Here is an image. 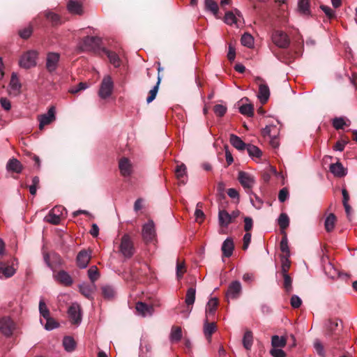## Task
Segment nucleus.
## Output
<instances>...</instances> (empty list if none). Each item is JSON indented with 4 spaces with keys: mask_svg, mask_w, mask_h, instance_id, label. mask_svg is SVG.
<instances>
[{
    "mask_svg": "<svg viewBox=\"0 0 357 357\" xmlns=\"http://www.w3.org/2000/svg\"><path fill=\"white\" fill-rule=\"evenodd\" d=\"M238 180L245 192L251 195V190L256 183L255 177L248 172L240 171L238 174Z\"/></svg>",
    "mask_w": 357,
    "mask_h": 357,
    "instance_id": "f257e3e1",
    "label": "nucleus"
},
{
    "mask_svg": "<svg viewBox=\"0 0 357 357\" xmlns=\"http://www.w3.org/2000/svg\"><path fill=\"white\" fill-rule=\"evenodd\" d=\"M66 208L62 206H56L54 207L49 213L45 217V221L53 225L60 223L61 218L66 213Z\"/></svg>",
    "mask_w": 357,
    "mask_h": 357,
    "instance_id": "f03ea898",
    "label": "nucleus"
},
{
    "mask_svg": "<svg viewBox=\"0 0 357 357\" xmlns=\"http://www.w3.org/2000/svg\"><path fill=\"white\" fill-rule=\"evenodd\" d=\"M113 89L114 82L112 77L109 75H106L102 80L98 95L101 98L106 99L112 95Z\"/></svg>",
    "mask_w": 357,
    "mask_h": 357,
    "instance_id": "7ed1b4c3",
    "label": "nucleus"
},
{
    "mask_svg": "<svg viewBox=\"0 0 357 357\" xmlns=\"http://www.w3.org/2000/svg\"><path fill=\"white\" fill-rule=\"evenodd\" d=\"M43 259L45 264L54 273L56 268L60 267L63 264V259L58 254L54 252L50 255L43 252Z\"/></svg>",
    "mask_w": 357,
    "mask_h": 357,
    "instance_id": "20e7f679",
    "label": "nucleus"
},
{
    "mask_svg": "<svg viewBox=\"0 0 357 357\" xmlns=\"http://www.w3.org/2000/svg\"><path fill=\"white\" fill-rule=\"evenodd\" d=\"M120 252L126 258H130L134 254L133 243L128 234H124L121 238Z\"/></svg>",
    "mask_w": 357,
    "mask_h": 357,
    "instance_id": "39448f33",
    "label": "nucleus"
},
{
    "mask_svg": "<svg viewBox=\"0 0 357 357\" xmlns=\"http://www.w3.org/2000/svg\"><path fill=\"white\" fill-rule=\"evenodd\" d=\"M37 52L31 50L23 54L20 59V66L24 68H30L36 64Z\"/></svg>",
    "mask_w": 357,
    "mask_h": 357,
    "instance_id": "423d86ee",
    "label": "nucleus"
},
{
    "mask_svg": "<svg viewBox=\"0 0 357 357\" xmlns=\"http://www.w3.org/2000/svg\"><path fill=\"white\" fill-rule=\"evenodd\" d=\"M55 119V108L52 106L49 108L47 113L39 115L38 116V120L39 121V129L43 130L45 126L50 124Z\"/></svg>",
    "mask_w": 357,
    "mask_h": 357,
    "instance_id": "0eeeda50",
    "label": "nucleus"
},
{
    "mask_svg": "<svg viewBox=\"0 0 357 357\" xmlns=\"http://www.w3.org/2000/svg\"><path fill=\"white\" fill-rule=\"evenodd\" d=\"M120 173L123 177L130 176L133 172V165L132 162L126 157L121 158L119 161Z\"/></svg>",
    "mask_w": 357,
    "mask_h": 357,
    "instance_id": "6e6552de",
    "label": "nucleus"
},
{
    "mask_svg": "<svg viewBox=\"0 0 357 357\" xmlns=\"http://www.w3.org/2000/svg\"><path fill=\"white\" fill-rule=\"evenodd\" d=\"M68 314L73 324H80L82 321V313L81 307L78 303H73L68 308Z\"/></svg>",
    "mask_w": 357,
    "mask_h": 357,
    "instance_id": "1a4fd4ad",
    "label": "nucleus"
},
{
    "mask_svg": "<svg viewBox=\"0 0 357 357\" xmlns=\"http://www.w3.org/2000/svg\"><path fill=\"white\" fill-rule=\"evenodd\" d=\"M272 40L274 44L280 48H286L289 45L287 35L280 31H276L273 33Z\"/></svg>",
    "mask_w": 357,
    "mask_h": 357,
    "instance_id": "9d476101",
    "label": "nucleus"
},
{
    "mask_svg": "<svg viewBox=\"0 0 357 357\" xmlns=\"http://www.w3.org/2000/svg\"><path fill=\"white\" fill-rule=\"evenodd\" d=\"M15 329V324L9 317L0 319V332L4 335L10 336Z\"/></svg>",
    "mask_w": 357,
    "mask_h": 357,
    "instance_id": "9b49d317",
    "label": "nucleus"
},
{
    "mask_svg": "<svg viewBox=\"0 0 357 357\" xmlns=\"http://www.w3.org/2000/svg\"><path fill=\"white\" fill-rule=\"evenodd\" d=\"M91 252L89 250H82L77 254L76 258L77 265L79 268L87 267L91 259Z\"/></svg>",
    "mask_w": 357,
    "mask_h": 357,
    "instance_id": "f8f14e48",
    "label": "nucleus"
},
{
    "mask_svg": "<svg viewBox=\"0 0 357 357\" xmlns=\"http://www.w3.org/2000/svg\"><path fill=\"white\" fill-rule=\"evenodd\" d=\"M242 291L241 284L239 281L235 280L230 283L226 294L227 298L236 299Z\"/></svg>",
    "mask_w": 357,
    "mask_h": 357,
    "instance_id": "ddd939ff",
    "label": "nucleus"
},
{
    "mask_svg": "<svg viewBox=\"0 0 357 357\" xmlns=\"http://www.w3.org/2000/svg\"><path fill=\"white\" fill-rule=\"evenodd\" d=\"M100 38L96 36H86L83 39V48L86 51L95 50L100 47Z\"/></svg>",
    "mask_w": 357,
    "mask_h": 357,
    "instance_id": "4468645a",
    "label": "nucleus"
},
{
    "mask_svg": "<svg viewBox=\"0 0 357 357\" xmlns=\"http://www.w3.org/2000/svg\"><path fill=\"white\" fill-rule=\"evenodd\" d=\"M235 13L228 11L225 15V22L229 25H236L238 26V22L243 20V16L239 10L235 9Z\"/></svg>",
    "mask_w": 357,
    "mask_h": 357,
    "instance_id": "2eb2a0df",
    "label": "nucleus"
},
{
    "mask_svg": "<svg viewBox=\"0 0 357 357\" xmlns=\"http://www.w3.org/2000/svg\"><path fill=\"white\" fill-rule=\"evenodd\" d=\"M155 236V225L152 220H149L147 223L144 225L142 228V236L146 241H151Z\"/></svg>",
    "mask_w": 357,
    "mask_h": 357,
    "instance_id": "dca6fc26",
    "label": "nucleus"
},
{
    "mask_svg": "<svg viewBox=\"0 0 357 357\" xmlns=\"http://www.w3.org/2000/svg\"><path fill=\"white\" fill-rule=\"evenodd\" d=\"M54 279L64 286L69 287L73 283V280L66 271H60L53 273Z\"/></svg>",
    "mask_w": 357,
    "mask_h": 357,
    "instance_id": "f3484780",
    "label": "nucleus"
},
{
    "mask_svg": "<svg viewBox=\"0 0 357 357\" xmlns=\"http://www.w3.org/2000/svg\"><path fill=\"white\" fill-rule=\"evenodd\" d=\"M60 54L56 52H49L47 55L46 68L50 73L54 72L59 61Z\"/></svg>",
    "mask_w": 357,
    "mask_h": 357,
    "instance_id": "a211bd4d",
    "label": "nucleus"
},
{
    "mask_svg": "<svg viewBox=\"0 0 357 357\" xmlns=\"http://www.w3.org/2000/svg\"><path fill=\"white\" fill-rule=\"evenodd\" d=\"M80 293L88 299L93 300V294L96 290V285L93 283L88 284L83 282L79 285Z\"/></svg>",
    "mask_w": 357,
    "mask_h": 357,
    "instance_id": "6ab92c4d",
    "label": "nucleus"
},
{
    "mask_svg": "<svg viewBox=\"0 0 357 357\" xmlns=\"http://www.w3.org/2000/svg\"><path fill=\"white\" fill-rule=\"evenodd\" d=\"M135 309L137 314L144 317L151 316L153 312V307L152 306L146 305L142 302L137 303Z\"/></svg>",
    "mask_w": 357,
    "mask_h": 357,
    "instance_id": "aec40b11",
    "label": "nucleus"
},
{
    "mask_svg": "<svg viewBox=\"0 0 357 357\" xmlns=\"http://www.w3.org/2000/svg\"><path fill=\"white\" fill-rule=\"evenodd\" d=\"M16 272V268L13 265H7L0 261V278H8L12 277Z\"/></svg>",
    "mask_w": 357,
    "mask_h": 357,
    "instance_id": "412c9836",
    "label": "nucleus"
},
{
    "mask_svg": "<svg viewBox=\"0 0 357 357\" xmlns=\"http://www.w3.org/2000/svg\"><path fill=\"white\" fill-rule=\"evenodd\" d=\"M234 249V241L231 238H227L222 245V255L225 257H229L232 255Z\"/></svg>",
    "mask_w": 357,
    "mask_h": 357,
    "instance_id": "4be33fe9",
    "label": "nucleus"
},
{
    "mask_svg": "<svg viewBox=\"0 0 357 357\" xmlns=\"http://www.w3.org/2000/svg\"><path fill=\"white\" fill-rule=\"evenodd\" d=\"M102 52L107 55L109 63L114 68H119L121 65V59L119 56L114 52L110 51L106 48L102 49Z\"/></svg>",
    "mask_w": 357,
    "mask_h": 357,
    "instance_id": "5701e85b",
    "label": "nucleus"
},
{
    "mask_svg": "<svg viewBox=\"0 0 357 357\" xmlns=\"http://www.w3.org/2000/svg\"><path fill=\"white\" fill-rule=\"evenodd\" d=\"M270 96V90L266 83H260L259 86V93L257 98L262 104L267 102Z\"/></svg>",
    "mask_w": 357,
    "mask_h": 357,
    "instance_id": "b1692460",
    "label": "nucleus"
},
{
    "mask_svg": "<svg viewBox=\"0 0 357 357\" xmlns=\"http://www.w3.org/2000/svg\"><path fill=\"white\" fill-rule=\"evenodd\" d=\"M21 86H22L17 74L15 73H13L9 84L10 93H13L15 96L17 95L20 91Z\"/></svg>",
    "mask_w": 357,
    "mask_h": 357,
    "instance_id": "393cba45",
    "label": "nucleus"
},
{
    "mask_svg": "<svg viewBox=\"0 0 357 357\" xmlns=\"http://www.w3.org/2000/svg\"><path fill=\"white\" fill-rule=\"evenodd\" d=\"M218 222L221 227H227L232 222V216L225 210H220L218 213Z\"/></svg>",
    "mask_w": 357,
    "mask_h": 357,
    "instance_id": "a878e982",
    "label": "nucleus"
},
{
    "mask_svg": "<svg viewBox=\"0 0 357 357\" xmlns=\"http://www.w3.org/2000/svg\"><path fill=\"white\" fill-rule=\"evenodd\" d=\"M229 142L238 151H244L248 146L239 137L234 134L230 135Z\"/></svg>",
    "mask_w": 357,
    "mask_h": 357,
    "instance_id": "bb28decb",
    "label": "nucleus"
},
{
    "mask_svg": "<svg viewBox=\"0 0 357 357\" xmlns=\"http://www.w3.org/2000/svg\"><path fill=\"white\" fill-rule=\"evenodd\" d=\"M330 171L334 176L337 177H342L347 174V170L342 163L338 162L330 165Z\"/></svg>",
    "mask_w": 357,
    "mask_h": 357,
    "instance_id": "cd10ccee",
    "label": "nucleus"
},
{
    "mask_svg": "<svg viewBox=\"0 0 357 357\" xmlns=\"http://www.w3.org/2000/svg\"><path fill=\"white\" fill-rule=\"evenodd\" d=\"M67 8L72 14L82 15L83 13L82 4L77 1L70 0L68 3Z\"/></svg>",
    "mask_w": 357,
    "mask_h": 357,
    "instance_id": "c85d7f7f",
    "label": "nucleus"
},
{
    "mask_svg": "<svg viewBox=\"0 0 357 357\" xmlns=\"http://www.w3.org/2000/svg\"><path fill=\"white\" fill-rule=\"evenodd\" d=\"M6 168L8 171H12L16 173H20L22 170V166L20 162L15 158L9 160L7 163Z\"/></svg>",
    "mask_w": 357,
    "mask_h": 357,
    "instance_id": "c756f323",
    "label": "nucleus"
},
{
    "mask_svg": "<svg viewBox=\"0 0 357 357\" xmlns=\"http://www.w3.org/2000/svg\"><path fill=\"white\" fill-rule=\"evenodd\" d=\"M186 166L184 164H181L176 167L175 170L176 176L181 184H185L186 183L185 176L186 175Z\"/></svg>",
    "mask_w": 357,
    "mask_h": 357,
    "instance_id": "7c9ffc66",
    "label": "nucleus"
},
{
    "mask_svg": "<svg viewBox=\"0 0 357 357\" xmlns=\"http://www.w3.org/2000/svg\"><path fill=\"white\" fill-rule=\"evenodd\" d=\"M182 338L181 328L178 326H173L171 330L169 340L171 342H178Z\"/></svg>",
    "mask_w": 357,
    "mask_h": 357,
    "instance_id": "2f4dec72",
    "label": "nucleus"
},
{
    "mask_svg": "<svg viewBox=\"0 0 357 357\" xmlns=\"http://www.w3.org/2000/svg\"><path fill=\"white\" fill-rule=\"evenodd\" d=\"M196 289L195 287H190L186 292L185 303L187 307L192 306L195 301Z\"/></svg>",
    "mask_w": 357,
    "mask_h": 357,
    "instance_id": "473e14b6",
    "label": "nucleus"
},
{
    "mask_svg": "<svg viewBox=\"0 0 357 357\" xmlns=\"http://www.w3.org/2000/svg\"><path fill=\"white\" fill-rule=\"evenodd\" d=\"M218 305V300L216 298H212L208 301L206 307V314L207 317L214 314Z\"/></svg>",
    "mask_w": 357,
    "mask_h": 357,
    "instance_id": "72a5a7b5",
    "label": "nucleus"
},
{
    "mask_svg": "<svg viewBox=\"0 0 357 357\" xmlns=\"http://www.w3.org/2000/svg\"><path fill=\"white\" fill-rule=\"evenodd\" d=\"M246 150L252 158H259L262 155L261 151L257 146L252 144H248Z\"/></svg>",
    "mask_w": 357,
    "mask_h": 357,
    "instance_id": "f704fd0d",
    "label": "nucleus"
},
{
    "mask_svg": "<svg viewBox=\"0 0 357 357\" xmlns=\"http://www.w3.org/2000/svg\"><path fill=\"white\" fill-rule=\"evenodd\" d=\"M298 11L303 15H309L310 11V3L308 0H298Z\"/></svg>",
    "mask_w": 357,
    "mask_h": 357,
    "instance_id": "c9c22d12",
    "label": "nucleus"
},
{
    "mask_svg": "<svg viewBox=\"0 0 357 357\" xmlns=\"http://www.w3.org/2000/svg\"><path fill=\"white\" fill-rule=\"evenodd\" d=\"M205 9L214 15L218 13V5L214 0H204Z\"/></svg>",
    "mask_w": 357,
    "mask_h": 357,
    "instance_id": "e433bc0d",
    "label": "nucleus"
},
{
    "mask_svg": "<svg viewBox=\"0 0 357 357\" xmlns=\"http://www.w3.org/2000/svg\"><path fill=\"white\" fill-rule=\"evenodd\" d=\"M287 340L284 337L273 335L271 338V344L273 348H282L286 345Z\"/></svg>",
    "mask_w": 357,
    "mask_h": 357,
    "instance_id": "4c0bfd02",
    "label": "nucleus"
},
{
    "mask_svg": "<svg viewBox=\"0 0 357 357\" xmlns=\"http://www.w3.org/2000/svg\"><path fill=\"white\" fill-rule=\"evenodd\" d=\"M253 336L251 331H248L245 333L243 338V347L247 349L250 350L252 346Z\"/></svg>",
    "mask_w": 357,
    "mask_h": 357,
    "instance_id": "58836bf2",
    "label": "nucleus"
},
{
    "mask_svg": "<svg viewBox=\"0 0 357 357\" xmlns=\"http://www.w3.org/2000/svg\"><path fill=\"white\" fill-rule=\"evenodd\" d=\"M45 17L50 20L52 25L56 26L61 24V20L59 15L51 11H46L45 13Z\"/></svg>",
    "mask_w": 357,
    "mask_h": 357,
    "instance_id": "ea45409f",
    "label": "nucleus"
},
{
    "mask_svg": "<svg viewBox=\"0 0 357 357\" xmlns=\"http://www.w3.org/2000/svg\"><path fill=\"white\" fill-rule=\"evenodd\" d=\"M335 220L336 218L333 213H331L326 217L324 225L327 231H331L334 229Z\"/></svg>",
    "mask_w": 357,
    "mask_h": 357,
    "instance_id": "a19ab883",
    "label": "nucleus"
},
{
    "mask_svg": "<svg viewBox=\"0 0 357 357\" xmlns=\"http://www.w3.org/2000/svg\"><path fill=\"white\" fill-rule=\"evenodd\" d=\"M44 319H45V321H46L45 324H43V321L42 319H40V321L41 324L44 325V328L47 331H52V330L57 328L59 326L58 323L54 319H52L50 316H49V317H47V318H44Z\"/></svg>",
    "mask_w": 357,
    "mask_h": 357,
    "instance_id": "79ce46f5",
    "label": "nucleus"
},
{
    "mask_svg": "<svg viewBox=\"0 0 357 357\" xmlns=\"http://www.w3.org/2000/svg\"><path fill=\"white\" fill-rule=\"evenodd\" d=\"M63 345L67 351H72L75 348V342L70 336H66L63 340Z\"/></svg>",
    "mask_w": 357,
    "mask_h": 357,
    "instance_id": "37998d69",
    "label": "nucleus"
},
{
    "mask_svg": "<svg viewBox=\"0 0 357 357\" xmlns=\"http://www.w3.org/2000/svg\"><path fill=\"white\" fill-rule=\"evenodd\" d=\"M280 250L284 253L281 257H290V250L288 245V239L287 236L282 238L280 245Z\"/></svg>",
    "mask_w": 357,
    "mask_h": 357,
    "instance_id": "c03bdc74",
    "label": "nucleus"
},
{
    "mask_svg": "<svg viewBox=\"0 0 357 357\" xmlns=\"http://www.w3.org/2000/svg\"><path fill=\"white\" fill-rule=\"evenodd\" d=\"M278 129L274 125H268L266 126L263 130H262V134L264 136H268L270 137H276L278 134Z\"/></svg>",
    "mask_w": 357,
    "mask_h": 357,
    "instance_id": "a18cd8bd",
    "label": "nucleus"
},
{
    "mask_svg": "<svg viewBox=\"0 0 357 357\" xmlns=\"http://www.w3.org/2000/svg\"><path fill=\"white\" fill-rule=\"evenodd\" d=\"M102 293L105 298H112L115 296V289L112 286L105 285L102 287Z\"/></svg>",
    "mask_w": 357,
    "mask_h": 357,
    "instance_id": "49530a36",
    "label": "nucleus"
},
{
    "mask_svg": "<svg viewBox=\"0 0 357 357\" xmlns=\"http://www.w3.org/2000/svg\"><path fill=\"white\" fill-rule=\"evenodd\" d=\"M160 83V77L158 76V82H157L156 84L149 91V96L147 97V99H146L147 103L151 102L155 98L158 91Z\"/></svg>",
    "mask_w": 357,
    "mask_h": 357,
    "instance_id": "de8ad7c7",
    "label": "nucleus"
},
{
    "mask_svg": "<svg viewBox=\"0 0 357 357\" xmlns=\"http://www.w3.org/2000/svg\"><path fill=\"white\" fill-rule=\"evenodd\" d=\"M241 44L247 47H252L254 45V38L250 33H244L241 39Z\"/></svg>",
    "mask_w": 357,
    "mask_h": 357,
    "instance_id": "09e8293b",
    "label": "nucleus"
},
{
    "mask_svg": "<svg viewBox=\"0 0 357 357\" xmlns=\"http://www.w3.org/2000/svg\"><path fill=\"white\" fill-rule=\"evenodd\" d=\"M239 112L243 115L252 116L254 114V109L251 104H243L239 107Z\"/></svg>",
    "mask_w": 357,
    "mask_h": 357,
    "instance_id": "8fccbe9b",
    "label": "nucleus"
},
{
    "mask_svg": "<svg viewBox=\"0 0 357 357\" xmlns=\"http://www.w3.org/2000/svg\"><path fill=\"white\" fill-rule=\"evenodd\" d=\"M278 222L282 229H285L289 227V218L286 213H281L278 219Z\"/></svg>",
    "mask_w": 357,
    "mask_h": 357,
    "instance_id": "3c124183",
    "label": "nucleus"
},
{
    "mask_svg": "<svg viewBox=\"0 0 357 357\" xmlns=\"http://www.w3.org/2000/svg\"><path fill=\"white\" fill-rule=\"evenodd\" d=\"M88 276L91 283L93 284L98 279L99 273L96 266H93L89 268V269L88 270Z\"/></svg>",
    "mask_w": 357,
    "mask_h": 357,
    "instance_id": "603ef678",
    "label": "nucleus"
},
{
    "mask_svg": "<svg viewBox=\"0 0 357 357\" xmlns=\"http://www.w3.org/2000/svg\"><path fill=\"white\" fill-rule=\"evenodd\" d=\"M282 275L284 279L283 287L287 293H290L292 290V279L288 273Z\"/></svg>",
    "mask_w": 357,
    "mask_h": 357,
    "instance_id": "864d4df0",
    "label": "nucleus"
},
{
    "mask_svg": "<svg viewBox=\"0 0 357 357\" xmlns=\"http://www.w3.org/2000/svg\"><path fill=\"white\" fill-rule=\"evenodd\" d=\"M215 323H208L206 321L204 326V333L206 337H210L211 335L214 333L215 330Z\"/></svg>",
    "mask_w": 357,
    "mask_h": 357,
    "instance_id": "5fc2aeb1",
    "label": "nucleus"
},
{
    "mask_svg": "<svg viewBox=\"0 0 357 357\" xmlns=\"http://www.w3.org/2000/svg\"><path fill=\"white\" fill-rule=\"evenodd\" d=\"M39 312L40 316L43 318H47L50 316V310L43 298H41L39 302Z\"/></svg>",
    "mask_w": 357,
    "mask_h": 357,
    "instance_id": "6e6d98bb",
    "label": "nucleus"
},
{
    "mask_svg": "<svg viewBox=\"0 0 357 357\" xmlns=\"http://www.w3.org/2000/svg\"><path fill=\"white\" fill-rule=\"evenodd\" d=\"M333 126L336 130L343 129L345 126H347V123L345 119L343 117H336L333 119L332 121Z\"/></svg>",
    "mask_w": 357,
    "mask_h": 357,
    "instance_id": "4d7b16f0",
    "label": "nucleus"
},
{
    "mask_svg": "<svg viewBox=\"0 0 357 357\" xmlns=\"http://www.w3.org/2000/svg\"><path fill=\"white\" fill-rule=\"evenodd\" d=\"M249 196L250 202L253 206L257 208H260L263 204L262 200L256 194H255L252 190H251V195H249Z\"/></svg>",
    "mask_w": 357,
    "mask_h": 357,
    "instance_id": "13d9d810",
    "label": "nucleus"
},
{
    "mask_svg": "<svg viewBox=\"0 0 357 357\" xmlns=\"http://www.w3.org/2000/svg\"><path fill=\"white\" fill-rule=\"evenodd\" d=\"M289 257H281V274L284 275L285 273H288V271L290 268V261L289 259Z\"/></svg>",
    "mask_w": 357,
    "mask_h": 357,
    "instance_id": "bf43d9fd",
    "label": "nucleus"
},
{
    "mask_svg": "<svg viewBox=\"0 0 357 357\" xmlns=\"http://www.w3.org/2000/svg\"><path fill=\"white\" fill-rule=\"evenodd\" d=\"M202 204L200 202L198 203L197 204V208L195 211V219H196V221H197V222H202L204 218V212L202 211V209L199 208V207H202Z\"/></svg>",
    "mask_w": 357,
    "mask_h": 357,
    "instance_id": "052dcab7",
    "label": "nucleus"
},
{
    "mask_svg": "<svg viewBox=\"0 0 357 357\" xmlns=\"http://www.w3.org/2000/svg\"><path fill=\"white\" fill-rule=\"evenodd\" d=\"M213 110L217 116L222 117L225 114L227 107L222 105H215Z\"/></svg>",
    "mask_w": 357,
    "mask_h": 357,
    "instance_id": "680f3d73",
    "label": "nucleus"
},
{
    "mask_svg": "<svg viewBox=\"0 0 357 357\" xmlns=\"http://www.w3.org/2000/svg\"><path fill=\"white\" fill-rule=\"evenodd\" d=\"M314 347L317 351V353L321 357H324L325 356V352H324V347L322 345V344L321 343V342L318 340H317L314 342Z\"/></svg>",
    "mask_w": 357,
    "mask_h": 357,
    "instance_id": "e2e57ef3",
    "label": "nucleus"
},
{
    "mask_svg": "<svg viewBox=\"0 0 357 357\" xmlns=\"http://www.w3.org/2000/svg\"><path fill=\"white\" fill-rule=\"evenodd\" d=\"M32 27L29 26L20 30L19 34L22 38L26 39L30 37L32 33Z\"/></svg>",
    "mask_w": 357,
    "mask_h": 357,
    "instance_id": "0e129e2a",
    "label": "nucleus"
},
{
    "mask_svg": "<svg viewBox=\"0 0 357 357\" xmlns=\"http://www.w3.org/2000/svg\"><path fill=\"white\" fill-rule=\"evenodd\" d=\"M270 353L273 357H285L286 354L281 348H273Z\"/></svg>",
    "mask_w": 357,
    "mask_h": 357,
    "instance_id": "69168bd1",
    "label": "nucleus"
},
{
    "mask_svg": "<svg viewBox=\"0 0 357 357\" xmlns=\"http://www.w3.org/2000/svg\"><path fill=\"white\" fill-rule=\"evenodd\" d=\"M0 105L6 111H9L11 109V102L7 98H1Z\"/></svg>",
    "mask_w": 357,
    "mask_h": 357,
    "instance_id": "338daca9",
    "label": "nucleus"
},
{
    "mask_svg": "<svg viewBox=\"0 0 357 357\" xmlns=\"http://www.w3.org/2000/svg\"><path fill=\"white\" fill-rule=\"evenodd\" d=\"M291 305L294 308H298L301 305L302 301L299 296L293 295L291 298Z\"/></svg>",
    "mask_w": 357,
    "mask_h": 357,
    "instance_id": "774afa93",
    "label": "nucleus"
}]
</instances>
